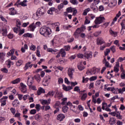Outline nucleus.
<instances>
[{"label": "nucleus", "instance_id": "1", "mask_svg": "<svg viewBox=\"0 0 125 125\" xmlns=\"http://www.w3.org/2000/svg\"><path fill=\"white\" fill-rule=\"evenodd\" d=\"M44 13H45V10L42 8H40L37 10L36 14L33 15V18L35 19V20H38V19H40L43 15H44Z\"/></svg>", "mask_w": 125, "mask_h": 125}, {"label": "nucleus", "instance_id": "2", "mask_svg": "<svg viewBox=\"0 0 125 125\" xmlns=\"http://www.w3.org/2000/svg\"><path fill=\"white\" fill-rule=\"evenodd\" d=\"M40 33L44 37H47V36H49L50 34H51V30L49 29L48 27H46V26H43L40 29Z\"/></svg>", "mask_w": 125, "mask_h": 125}, {"label": "nucleus", "instance_id": "3", "mask_svg": "<svg viewBox=\"0 0 125 125\" xmlns=\"http://www.w3.org/2000/svg\"><path fill=\"white\" fill-rule=\"evenodd\" d=\"M104 20H105V18H104V17H99L96 18L94 23L96 25H99L102 23H103Z\"/></svg>", "mask_w": 125, "mask_h": 125}, {"label": "nucleus", "instance_id": "4", "mask_svg": "<svg viewBox=\"0 0 125 125\" xmlns=\"http://www.w3.org/2000/svg\"><path fill=\"white\" fill-rule=\"evenodd\" d=\"M40 25L41 22L40 21L36 22L35 24L33 23L29 26L30 31H31V32H34V31H35V29H36L37 27H40Z\"/></svg>", "mask_w": 125, "mask_h": 125}, {"label": "nucleus", "instance_id": "5", "mask_svg": "<svg viewBox=\"0 0 125 125\" xmlns=\"http://www.w3.org/2000/svg\"><path fill=\"white\" fill-rule=\"evenodd\" d=\"M8 98L7 96H4L0 99L1 107H3L6 105V99Z\"/></svg>", "mask_w": 125, "mask_h": 125}, {"label": "nucleus", "instance_id": "6", "mask_svg": "<svg viewBox=\"0 0 125 125\" xmlns=\"http://www.w3.org/2000/svg\"><path fill=\"white\" fill-rule=\"evenodd\" d=\"M20 86H21L20 89L21 92H23V93H26V92H27V85L21 83H20Z\"/></svg>", "mask_w": 125, "mask_h": 125}, {"label": "nucleus", "instance_id": "7", "mask_svg": "<svg viewBox=\"0 0 125 125\" xmlns=\"http://www.w3.org/2000/svg\"><path fill=\"white\" fill-rule=\"evenodd\" d=\"M34 83V78L28 76L27 79V84L28 86H31Z\"/></svg>", "mask_w": 125, "mask_h": 125}, {"label": "nucleus", "instance_id": "8", "mask_svg": "<svg viewBox=\"0 0 125 125\" xmlns=\"http://www.w3.org/2000/svg\"><path fill=\"white\" fill-rule=\"evenodd\" d=\"M19 1H20V0H18L17 1L18 5H21V6L23 7L27 6V3L28 2V0H24L23 1H21L20 3H18Z\"/></svg>", "mask_w": 125, "mask_h": 125}, {"label": "nucleus", "instance_id": "9", "mask_svg": "<svg viewBox=\"0 0 125 125\" xmlns=\"http://www.w3.org/2000/svg\"><path fill=\"white\" fill-rule=\"evenodd\" d=\"M92 58V52H87L85 53L84 55V59H87L89 60L90 58Z\"/></svg>", "mask_w": 125, "mask_h": 125}, {"label": "nucleus", "instance_id": "10", "mask_svg": "<svg viewBox=\"0 0 125 125\" xmlns=\"http://www.w3.org/2000/svg\"><path fill=\"white\" fill-rule=\"evenodd\" d=\"M64 119H65V115H64V114L62 113L58 114L57 117V119L58 121H60V122H62V121H63Z\"/></svg>", "mask_w": 125, "mask_h": 125}, {"label": "nucleus", "instance_id": "11", "mask_svg": "<svg viewBox=\"0 0 125 125\" xmlns=\"http://www.w3.org/2000/svg\"><path fill=\"white\" fill-rule=\"evenodd\" d=\"M55 98H58V99L63 98V94L61 92H57L55 94Z\"/></svg>", "mask_w": 125, "mask_h": 125}, {"label": "nucleus", "instance_id": "12", "mask_svg": "<svg viewBox=\"0 0 125 125\" xmlns=\"http://www.w3.org/2000/svg\"><path fill=\"white\" fill-rule=\"evenodd\" d=\"M41 102L43 105H49L50 104V99L47 100H42Z\"/></svg>", "mask_w": 125, "mask_h": 125}, {"label": "nucleus", "instance_id": "13", "mask_svg": "<svg viewBox=\"0 0 125 125\" xmlns=\"http://www.w3.org/2000/svg\"><path fill=\"white\" fill-rule=\"evenodd\" d=\"M91 72H92V75H97V74H98V73H99L100 70H99V69H98V68L93 67L91 69Z\"/></svg>", "mask_w": 125, "mask_h": 125}, {"label": "nucleus", "instance_id": "14", "mask_svg": "<svg viewBox=\"0 0 125 125\" xmlns=\"http://www.w3.org/2000/svg\"><path fill=\"white\" fill-rule=\"evenodd\" d=\"M73 71H74V69L72 68H69L68 70L67 74L69 78H70V79H73Z\"/></svg>", "mask_w": 125, "mask_h": 125}, {"label": "nucleus", "instance_id": "15", "mask_svg": "<svg viewBox=\"0 0 125 125\" xmlns=\"http://www.w3.org/2000/svg\"><path fill=\"white\" fill-rule=\"evenodd\" d=\"M5 53L0 52V62H3L4 61V57H5Z\"/></svg>", "mask_w": 125, "mask_h": 125}, {"label": "nucleus", "instance_id": "16", "mask_svg": "<svg viewBox=\"0 0 125 125\" xmlns=\"http://www.w3.org/2000/svg\"><path fill=\"white\" fill-rule=\"evenodd\" d=\"M63 89L65 91H69V90H71V89H73V87L70 86H67L64 84L62 85Z\"/></svg>", "mask_w": 125, "mask_h": 125}, {"label": "nucleus", "instance_id": "17", "mask_svg": "<svg viewBox=\"0 0 125 125\" xmlns=\"http://www.w3.org/2000/svg\"><path fill=\"white\" fill-rule=\"evenodd\" d=\"M103 43H104V41L103 40V39L102 38H98L97 40V44L98 45H101V44H103Z\"/></svg>", "mask_w": 125, "mask_h": 125}, {"label": "nucleus", "instance_id": "18", "mask_svg": "<svg viewBox=\"0 0 125 125\" xmlns=\"http://www.w3.org/2000/svg\"><path fill=\"white\" fill-rule=\"evenodd\" d=\"M54 11H55V8L51 7L48 10V11H47V13L48 14H50L51 15H52Z\"/></svg>", "mask_w": 125, "mask_h": 125}, {"label": "nucleus", "instance_id": "19", "mask_svg": "<svg viewBox=\"0 0 125 125\" xmlns=\"http://www.w3.org/2000/svg\"><path fill=\"white\" fill-rule=\"evenodd\" d=\"M31 64V62H27L24 67V70H27V69H29V68H32L33 67V64Z\"/></svg>", "mask_w": 125, "mask_h": 125}, {"label": "nucleus", "instance_id": "20", "mask_svg": "<svg viewBox=\"0 0 125 125\" xmlns=\"http://www.w3.org/2000/svg\"><path fill=\"white\" fill-rule=\"evenodd\" d=\"M109 124L110 125H113L116 124V118H110L109 119Z\"/></svg>", "mask_w": 125, "mask_h": 125}, {"label": "nucleus", "instance_id": "21", "mask_svg": "<svg viewBox=\"0 0 125 125\" xmlns=\"http://www.w3.org/2000/svg\"><path fill=\"white\" fill-rule=\"evenodd\" d=\"M60 53L62 54V57L64 58L66 56V52L64 49H62L60 51Z\"/></svg>", "mask_w": 125, "mask_h": 125}, {"label": "nucleus", "instance_id": "22", "mask_svg": "<svg viewBox=\"0 0 125 125\" xmlns=\"http://www.w3.org/2000/svg\"><path fill=\"white\" fill-rule=\"evenodd\" d=\"M117 4V2L115 1H111L109 4H108V6L110 8L115 7L116 5Z\"/></svg>", "mask_w": 125, "mask_h": 125}, {"label": "nucleus", "instance_id": "23", "mask_svg": "<svg viewBox=\"0 0 125 125\" xmlns=\"http://www.w3.org/2000/svg\"><path fill=\"white\" fill-rule=\"evenodd\" d=\"M45 91H44V89H43L42 88H40L37 91V94L38 95H41V94H42V93H44Z\"/></svg>", "mask_w": 125, "mask_h": 125}, {"label": "nucleus", "instance_id": "24", "mask_svg": "<svg viewBox=\"0 0 125 125\" xmlns=\"http://www.w3.org/2000/svg\"><path fill=\"white\" fill-rule=\"evenodd\" d=\"M55 94V92L53 91H50L48 92V93L47 94L46 97H53V96Z\"/></svg>", "mask_w": 125, "mask_h": 125}, {"label": "nucleus", "instance_id": "25", "mask_svg": "<svg viewBox=\"0 0 125 125\" xmlns=\"http://www.w3.org/2000/svg\"><path fill=\"white\" fill-rule=\"evenodd\" d=\"M42 84L44 85V86H48V84H49V82H47L45 78H43Z\"/></svg>", "mask_w": 125, "mask_h": 125}, {"label": "nucleus", "instance_id": "26", "mask_svg": "<svg viewBox=\"0 0 125 125\" xmlns=\"http://www.w3.org/2000/svg\"><path fill=\"white\" fill-rule=\"evenodd\" d=\"M109 33L111 34L112 36H113V37H116L117 36H118V32H114V31L112 30L111 29H110Z\"/></svg>", "mask_w": 125, "mask_h": 125}, {"label": "nucleus", "instance_id": "27", "mask_svg": "<svg viewBox=\"0 0 125 125\" xmlns=\"http://www.w3.org/2000/svg\"><path fill=\"white\" fill-rule=\"evenodd\" d=\"M86 97H87V94L83 93L82 94V96L81 97V99L82 100V101H84V100L86 99Z\"/></svg>", "mask_w": 125, "mask_h": 125}, {"label": "nucleus", "instance_id": "28", "mask_svg": "<svg viewBox=\"0 0 125 125\" xmlns=\"http://www.w3.org/2000/svg\"><path fill=\"white\" fill-rule=\"evenodd\" d=\"M23 63V61L20 60L16 62V65L17 67H20Z\"/></svg>", "mask_w": 125, "mask_h": 125}, {"label": "nucleus", "instance_id": "29", "mask_svg": "<svg viewBox=\"0 0 125 125\" xmlns=\"http://www.w3.org/2000/svg\"><path fill=\"white\" fill-rule=\"evenodd\" d=\"M20 83V78H18V79L13 81L11 82V83H13V84H16V83Z\"/></svg>", "mask_w": 125, "mask_h": 125}, {"label": "nucleus", "instance_id": "30", "mask_svg": "<svg viewBox=\"0 0 125 125\" xmlns=\"http://www.w3.org/2000/svg\"><path fill=\"white\" fill-rule=\"evenodd\" d=\"M47 51H48V52H51L52 53L55 54V52H57V51L56 50H54L52 48H48Z\"/></svg>", "mask_w": 125, "mask_h": 125}, {"label": "nucleus", "instance_id": "31", "mask_svg": "<svg viewBox=\"0 0 125 125\" xmlns=\"http://www.w3.org/2000/svg\"><path fill=\"white\" fill-rule=\"evenodd\" d=\"M23 37H24V38L27 37V38H33V34H30V33H26L24 34L23 35Z\"/></svg>", "mask_w": 125, "mask_h": 125}, {"label": "nucleus", "instance_id": "32", "mask_svg": "<svg viewBox=\"0 0 125 125\" xmlns=\"http://www.w3.org/2000/svg\"><path fill=\"white\" fill-rule=\"evenodd\" d=\"M70 2L74 5H77L79 4V2L77 0H70Z\"/></svg>", "mask_w": 125, "mask_h": 125}, {"label": "nucleus", "instance_id": "33", "mask_svg": "<svg viewBox=\"0 0 125 125\" xmlns=\"http://www.w3.org/2000/svg\"><path fill=\"white\" fill-rule=\"evenodd\" d=\"M90 11V8H88L84 10L83 13V15H87V13Z\"/></svg>", "mask_w": 125, "mask_h": 125}, {"label": "nucleus", "instance_id": "34", "mask_svg": "<svg viewBox=\"0 0 125 125\" xmlns=\"http://www.w3.org/2000/svg\"><path fill=\"white\" fill-rule=\"evenodd\" d=\"M78 68L79 70V71H83V70L84 69V67L83 66V65H82V62L80 63V65H78Z\"/></svg>", "mask_w": 125, "mask_h": 125}, {"label": "nucleus", "instance_id": "35", "mask_svg": "<svg viewBox=\"0 0 125 125\" xmlns=\"http://www.w3.org/2000/svg\"><path fill=\"white\" fill-rule=\"evenodd\" d=\"M117 113H119V114H116V117L118 119V120H123V116L121 115V114L120 112H117Z\"/></svg>", "mask_w": 125, "mask_h": 125}, {"label": "nucleus", "instance_id": "36", "mask_svg": "<svg viewBox=\"0 0 125 125\" xmlns=\"http://www.w3.org/2000/svg\"><path fill=\"white\" fill-rule=\"evenodd\" d=\"M69 109V107L67 106H64L62 107V111L63 113H66L67 112L68 110Z\"/></svg>", "mask_w": 125, "mask_h": 125}, {"label": "nucleus", "instance_id": "37", "mask_svg": "<svg viewBox=\"0 0 125 125\" xmlns=\"http://www.w3.org/2000/svg\"><path fill=\"white\" fill-rule=\"evenodd\" d=\"M64 48L65 51H69L71 49V46L70 45L64 46Z\"/></svg>", "mask_w": 125, "mask_h": 125}, {"label": "nucleus", "instance_id": "38", "mask_svg": "<svg viewBox=\"0 0 125 125\" xmlns=\"http://www.w3.org/2000/svg\"><path fill=\"white\" fill-rule=\"evenodd\" d=\"M97 79V76H95L91 77L89 78L90 82H93V81H95Z\"/></svg>", "mask_w": 125, "mask_h": 125}, {"label": "nucleus", "instance_id": "39", "mask_svg": "<svg viewBox=\"0 0 125 125\" xmlns=\"http://www.w3.org/2000/svg\"><path fill=\"white\" fill-rule=\"evenodd\" d=\"M46 81L49 82V83L51 80V77L50 76H47L44 78Z\"/></svg>", "mask_w": 125, "mask_h": 125}, {"label": "nucleus", "instance_id": "40", "mask_svg": "<svg viewBox=\"0 0 125 125\" xmlns=\"http://www.w3.org/2000/svg\"><path fill=\"white\" fill-rule=\"evenodd\" d=\"M13 31L15 33L17 34L18 33V31H20V27H14L13 28Z\"/></svg>", "mask_w": 125, "mask_h": 125}, {"label": "nucleus", "instance_id": "41", "mask_svg": "<svg viewBox=\"0 0 125 125\" xmlns=\"http://www.w3.org/2000/svg\"><path fill=\"white\" fill-rule=\"evenodd\" d=\"M17 26L19 28H20V26H21V21L19 20H17L16 21Z\"/></svg>", "mask_w": 125, "mask_h": 125}, {"label": "nucleus", "instance_id": "42", "mask_svg": "<svg viewBox=\"0 0 125 125\" xmlns=\"http://www.w3.org/2000/svg\"><path fill=\"white\" fill-rule=\"evenodd\" d=\"M63 7H64V4L63 3H62L58 6V9H59V10H61V9H62Z\"/></svg>", "mask_w": 125, "mask_h": 125}, {"label": "nucleus", "instance_id": "43", "mask_svg": "<svg viewBox=\"0 0 125 125\" xmlns=\"http://www.w3.org/2000/svg\"><path fill=\"white\" fill-rule=\"evenodd\" d=\"M30 49L31 50L35 51L36 50V45L34 44H31V45L30 46Z\"/></svg>", "mask_w": 125, "mask_h": 125}, {"label": "nucleus", "instance_id": "44", "mask_svg": "<svg viewBox=\"0 0 125 125\" xmlns=\"http://www.w3.org/2000/svg\"><path fill=\"white\" fill-rule=\"evenodd\" d=\"M110 52H111V50H110V49H106L105 51H104V55L105 56H107V55H108V54H109Z\"/></svg>", "mask_w": 125, "mask_h": 125}, {"label": "nucleus", "instance_id": "45", "mask_svg": "<svg viewBox=\"0 0 125 125\" xmlns=\"http://www.w3.org/2000/svg\"><path fill=\"white\" fill-rule=\"evenodd\" d=\"M11 65H14V62H11V61H8V67L10 68Z\"/></svg>", "mask_w": 125, "mask_h": 125}, {"label": "nucleus", "instance_id": "46", "mask_svg": "<svg viewBox=\"0 0 125 125\" xmlns=\"http://www.w3.org/2000/svg\"><path fill=\"white\" fill-rule=\"evenodd\" d=\"M110 49L113 53L116 52V46H111L110 47Z\"/></svg>", "mask_w": 125, "mask_h": 125}, {"label": "nucleus", "instance_id": "47", "mask_svg": "<svg viewBox=\"0 0 125 125\" xmlns=\"http://www.w3.org/2000/svg\"><path fill=\"white\" fill-rule=\"evenodd\" d=\"M73 9H74L73 8H72V7H70L66 9V11L69 13L73 12Z\"/></svg>", "mask_w": 125, "mask_h": 125}, {"label": "nucleus", "instance_id": "48", "mask_svg": "<svg viewBox=\"0 0 125 125\" xmlns=\"http://www.w3.org/2000/svg\"><path fill=\"white\" fill-rule=\"evenodd\" d=\"M39 46L37 47V53L36 54L38 57H41V52L39 50Z\"/></svg>", "mask_w": 125, "mask_h": 125}, {"label": "nucleus", "instance_id": "49", "mask_svg": "<svg viewBox=\"0 0 125 125\" xmlns=\"http://www.w3.org/2000/svg\"><path fill=\"white\" fill-rule=\"evenodd\" d=\"M35 79L37 81V82H40L41 81V76L40 75H37L35 76Z\"/></svg>", "mask_w": 125, "mask_h": 125}, {"label": "nucleus", "instance_id": "50", "mask_svg": "<svg viewBox=\"0 0 125 125\" xmlns=\"http://www.w3.org/2000/svg\"><path fill=\"white\" fill-rule=\"evenodd\" d=\"M30 89H32V90H37V88L36 87V86H34L33 85H31L29 86Z\"/></svg>", "mask_w": 125, "mask_h": 125}, {"label": "nucleus", "instance_id": "51", "mask_svg": "<svg viewBox=\"0 0 125 125\" xmlns=\"http://www.w3.org/2000/svg\"><path fill=\"white\" fill-rule=\"evenodd\" d=\"M101 34V31H97L94 33V37H98Z\"/></svg>", "mask_w": 125, "mask_h": 125}, {"label": "nucleus", "instance_id": "52", "mask_svg": "<svg viewBox=\"0 0 125 125\" xmlns=\"http://www.w3.org/2000/svg\"><path fill=\"white\" fill-rule=\"evenodd\" d=\"M105 107H107V103H102V109L103 110H105Z\"/></svg>", "mask_w": 125, "mask_h": 125}, {"label": "nucleus", "instance_id": "53", "mask_svg": "<svg viewBox=\"0 0 125 125\" xmlns=\"http://www.w3.org/2000/svg\"><path fill=\"white\" fill-rule=\"evenodd\" d=\"M79 35H80V34H79V33L76 31L74 32L73 36H74V37H75V38L76 39H78V38H79Z\"/></svg>", "mask_w": 125, "mask_h": 125}, {"label": "nucleus", "instance_id": "54", "mask_svg": "<svg viewBox=\"0 0 125 125\" xmlns=\"http://www.w3.org/2000/svg\"><path fill=\"white\" fill-rule=\"evenodd\" d=\"M36 109L37 110V111H40L41 110V105L40 104H36Z\"/></svg>", "mask_w": 125, "mask_h": 125}, {"label": "nucleus", "instance_id": "55", "mask_svg": "<svg viewBox=\"0 0 125 125\" xmlns=\"http://www.w3.org/2000/svg\"><path fill=\"white\" fill-rule=\"evenodd\" d=\"M41 118V116H40V115L39 114H36L35 115V120H36V121H40V119Z\"/></svg>", "mask_w": 125, "mask_h": 125}, {"label": "nucleus", "instance_id": "56", "mask_svg": "<svg viewBox=\"0 0 125 125\" xmlns=\"http://www.w3.org/2000/svg\"><path fill=\"white\" fill-rule=\"evenodd\" d=\"M63 28L65 30H68L69 28H72V26L71 25H64Z\"/></svg>", "mask_w": 125, "mask_h": 125}, {"label": "nucleus", "instance_id": "57", "mask_svg": "<svg viewBox=\"0 0 125 125\" xmlns=\"http://www.w3.org/2000/svg\"><path fill=\"white\" fill-rule=\"evenodd\" d=\"M88 78H84V77H83V83H87V82H88Z\"/></svg>", "mask_w": 125, "mask_h": 125}, {"label": "nucleus", "instance_id": "58", "mask_svg": "<svg viewBox=\"0 0 125 125\" xmlns=\"http://www.w3.org/2000/svg\"><path fill=\"white\" fill-rule=\"evenodd\" d=\"M30 113L31 115H35V114H36V113H37V110L36 109H32L30 111Z\"/></svg>", "mask_w": 125, "mask_h": 125}, {"label": "nucleus", "instance_id": "59", "mask_svg": "<svg viewBox=\"0 0 125 125\" xmlns=\"http://www.w3.org/2000/svg\"><path fill=\"white\" fill-rule=\"evenodd\" d=\"M12 11L10 13V14H11V15H15V10H14V8H12Z\"/></svg>", "mask_w": 125, "mask_h": 125}, {"label": "nucleus", "instance_id": "60", "mask_svg": "<svg viewBox=\"0 0 125 125\" xmlns=\"http://www.w3.org/2000/svg\"><path fill=\"white\" fill-rule=\"evenodd\" d=\"M74 91H81L80 87L78 86H76L74 87Z\"/></svg>", "mask_w": 125, "mask_h": 125}, {"label": "nucleus", "instance_id": "61", "mask_svg": "<svg viewBox=\"0 0 125 125\" xmlns=\"http://www.w3.org/2000/svg\"><path fill=\"white\" fill-rule=\"evenodd\" d=\"M64 83H67V84H70V83H71L69 82V80H68V78H64Z\"/></svg>", "mask_w": 125, "mask_h": 125}, {"label": "nucleus", "instance_id": "62", "mask_svg": "<svg viewBox=\"0 0 125 125\" xmlns=\"http://www.w3.org/2000/svg\"><path fill=\"white\" fill-rule=\"evenodd\" d=\"M58 83L59 84H60V83H63V79L61 78H58Z\"/></svg>", "mask_w": 125, "mask_h": 125}, {"label": "nucleus", "instance_id": "63", "mask_svg": "<svg viewBox=\"0 0 125 125\" xmlns=\"http://www.w3.org/2000/svg\"><path fill=\"white\" fill-rule=\"evenodd\" d=\"M1 71L3 72V73H7L8 72V70L6 68H3L1 69Z\"/></svg>", "mask_w": 125, "mask_h": 125}, {"label": "nucleus", "instance_id": "64", "mask_svg": "<svg viewBox=\"0 0 125 125\" xmlns=\"http://www.w3.org/2000/svg\"><path fill=\"white\" fill-rule=\"evenodd\" d=\"M77 57L78 58H83V54H78L77 55Z\"/></svg>", "mask_w": 125, "mask_h": 125}]
</instances>
